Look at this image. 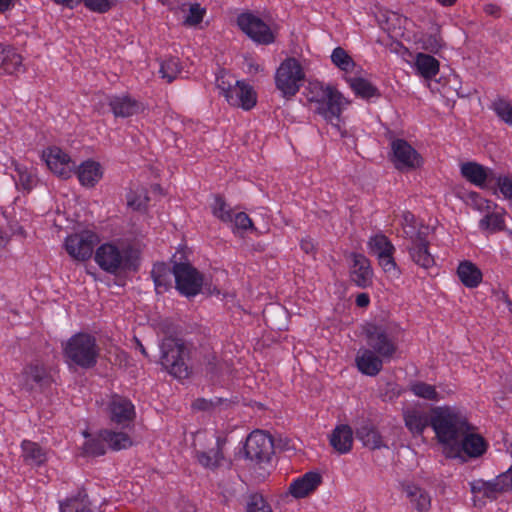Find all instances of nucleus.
Returning a JSON list of instances; mask_svg holds the SVG:
<instances>
[{
	"mask_svg": "<svg viewBox=\"0 0 512 512\" xmlns=\"http://www.w3.org/2000/svg\"><path fill=\"white\" fill-rule=\"evenodd\" d=\"M430 424L445 456L465 432L474 429L465 417L448 406L432 408Z\"/></svg>",
	"mask_w": 512,
	"mask_h": 512,
	"instance_id": "obj_1",
	"label": "nucleus"
},
{
	"mask_svg": "<svg viewBox=\"0 0 512 512\" xmlns=\"http://www.w3.org/2000/svg\"><path fill=\"white\" fill-rule=\"evenodd\" d=\"M94 260L103 271L112 275L137 272L141 265L140 251L132 245L120 249L113 243H104L96 249Z\"/></svg>",
	"mask_w": 512,
	"mask_h": 512,
	"instance_id": "obj_2",
	"label": "nucleus"
},
{
	"mask_svg": "<svg viewBox=\"0 0 512 512\" xmlns=\"http://www.w3.org/2000/svg\"><path fill=\"white\" fill-rule=\"evenodd\" d=\"M161 365L173 377L186 379L192 373L188 365L191 348L187 343L178 337H165L160 344Z\"/></svg>",
	"mask_w": 512,
	"mask_h": 512,
	"instance_id": "obj_3",
	"label": "nucleus"
},
{
	"mask_svg": "<svg viewBox=\"0 0 512 512\" xmlns=\"http://www.w3.org/2000/svg\"><path fill=\"white\" fill-rule=\"evenodd\" d=\"M63 356L67 363L82 369L95 367L99 357V347L96 338L85 332L74 334L64 345Z\"/></svg>",
	"mask_w": 512,
	"mask_h": 512,
	"instance_id": "obj_4",
	"label": "nucleus"
},
{
	"mask_svg": "<svg viewBox=\"0 0 512 512\" xmlns=\"http://www.w3.org/2000/svg\"><path fill=\"white\" fill-rule=\"evenodd\" d=\"M311 93L316 112L331 125L339 127L341 114L348 101L335 87L320 82L312 84Z\"/></svg>",
	"mask_w": 512,
	"mask_h": 512,
	"instance_id": "obj_5",
	"label": "nucleus"
},
{
	"mask_svg": "<svg viewBox=\"0 0 512 512\" xmlns=\"http://www.w3.org/2000/svg\"><path fill=\"white\" fill-rule=\"evenodd\" d=\"M216 86L230 106L249 111L257 104V92L245 80H235L222 71L216 77Z\"/></svg>",
	"mask_w": 512,
	"mask_h": 512,
	"instance_id": "obj_6",
	"label": "nucleus"
},
{
	"mask_svg": "<svg viewBox=\"0 0 512 512\" xmlns=\"http://www.w3.org/2000/svg\"><path fill=\"white\" fill-rule=\"evenodd\" d=\"M170 263H174L175 289L180 295L190 299L203 290L204 274L195 268L190 261L181 256L173 255Z\"/></svg>",
	"mask_w": 512,
	"mask_h": 512,
	"instance_id": "obj_7",
	"label": "nucleus"
},
{
	"mask_svg": "<svg viewBox=\"0 0 512 512\" xmlns=\"http://www.w3.org/2000/svg\"><path fill=\"white\" fill-rule=\"evenodd\" d=\"M363 334L370 350L383 359H391L397 351L396 338L391 325L368 322L363 326Z\"/></svg>",
	"mask_w": 512,
	"mask_h": 512,
	"instance_id": "obj_8",
	"label": "nucleus"
},
{
	"mask_svg": "<svg viewBox=\"0 0 512 512\" xmlns=\"http://www.w3.org/2000/svg\"><path fill=\"white\" fill-rule=\"evenodd\" d=\"M305 79L301 63L294 57L283 60L275 73V85L285 98L295 96Z\"/></svg>",
	"mask_w": 512,
	"mask_h": 512,
	"instance_id": "obj_9",
	"label": "nucleus"
},
{
	"mask_svg": "<svg viewBox=\"0 0 512 512\" xmlns=\"http://www.w3.org/2000/svg\"><path fill=\"white\" fill-rule=\"evenodd\" d=\"M237 25L253 42L268 46L276 41L277 30L252 12L237 16Z\"/></svg>",
	"mask_w": 512,
	"mask_h": 512,
	"instance_id": "obj_10",
	"label": "nucleus"
},
{
	"mask_svg": "<svg viewBox=\"0 0 512 512\" xmlns=\"http://www.w3.org/2000/svg\"><path fill=\"white\" fill-rule=\"evenodd\" d=\"M273 448V439L265 432L255 430L248 435L243 447L235 454V457L261 464L270 460Z\"/></svg>",
	"mask_w": 512,
	"mask_h": 512,
	"instance_id": "obj_11",
	"label": "nucleus"
},
{
	"mask_svg": "<svg viewBox=\"0 0 512 512\" xmlns=\"http://www.w3.org/2000/svg\"><path fill=\"white\" fill-rule=\"evenodd\" d=\"M98 235L90 230H83L80 233L68 235L65 239V249L67 253L75 260L86 261L94 251V247L98 244Z\"/></svg>",
	"mask_w": 512,
	"mask_h": 512,
	"instance_id": "obj_12",
	"label": "nucleus"
},
{
	"mask_svg": "<svg viewBox=\"0 0 512 512\" xmlns=\"http://www.w3.org/2000/svg\"><path fill=\"white\" fill-rule=\"evenodd\" d=\"M391 151V161L399 171H412L423 165L422 156L404 139L393 140L391 142Z\"/></svg>",
	"mask_w": 512,
	"mask_h": 512,
	"instance_id": "obj_13",
	"label": "nucleus"
},
{
	"mask_svg": "<svg viewBox=\"0 0 512 512\" xmlns=\"http://www.w3.org/2000/svg\"><path fill=\"white\" fill-rule=\"evenodd\" d=\"M52 376L46 366L40 362L26 365L21 372V386L27 392H43L50 387Z\"/></svg>",
	"mask_w": 512,
	"mask_h": 512,
	"instance_id": "obj_14",
	"label": "nucleus"
},
{
	"mask_svg": "<svg viewBox=\"0 0 512 512\" xmlns=\"http://www.w3.org/2000/svg\"><path fill=\"white\" fill-rule=\"evenodd\" d=\"M488 448V443L480 434L465 432L454 447L447 452V458H458L465 453L470 458L482 456Z\"/></svg>",
	"mask_w": 512,
	"mask_h": 512,
	"instance_id": "obj_15",
	"label": "nucleus"
},
{
	"mask_svg": "<svg viewBox=\"0 0 512 512\" xmlns=\"http://www.w3.org/2000/svg\"><path fill=\"white\" fill-rule=\"evenodd\" d=\"M42 158L47 167L55 175L66 179L72 174L74 163L68 153L63 151L57 146H51L45 149L42 153Z\"/></svg>",
	"mask_w": 512,
	"mask_h": 512,
	"instance_id": "obj_16",
	"label": "nucleus"
},
{
	"mask_svg": "<svg viewBox=\"0 0 512 512\" xmlns=\"http://www.w3.org/2000/svg\"><path fill=\"white\" fill-rule=\"evenodd\" d=\"M109 418L112 423L128 427L135 419L134 404L126 397L115 394L108 404Z\"/></svg>",
	"mask_w": 512,
	"mask_h": 512,
	"instance_id": "obj_17",
	"label": "nucleus"
},
{
	"mask_svg": "<svg viewBox=\"0 0 512 512\" xmlns=\"http://www.w3.org/2000/svg\"><path fill=\"white\" fill-rule=\"evenodd\" d=\"M461 176L479 189H486L492 183L495 171L475 161H467L460 165Z\"/></svg>",
	"mask_w": 512,
	"mask_h": 512,
	"instance_id": "obj_18",
	"label": "nucleus"
},
{
	"mask_svg": "<svg viewBox=\"0 0 512 512\" xmlns=\"http://www.w3.org/2000/svg\"><path fill=\"white\" fill-rule=\"evenodd\" d=\"M349 258L352 261L350 278L356 286L365 289L373 284V270L370 260L361 253L351 252Z\"/></svg>",
	"mask_w": 512,
	"mask_h": 512,
	"instance_id": "obj_19",
	"label": "nucleus"
},
{
	"mask_svg": "<svg viewBox=\"0 0 512 512\" xmlns=\"http://www.w3.org/2000/svg\"><path fill=\"white\" fill-rule=\"evenodd\" d=\"M108 106L115 118H130L143 111V104L127 93L110 96Z\"/></svg>",
	"mask_w": 512,
	"mask_h": 512,
	"instance_id": "obj_20",
	"label": "nucleus"
},
{
	"mask_svg": "<svg viewBox=\"0 0 512 512\" xmlns=\"http://www.w3.org/2000/svg\"><path fill=\"white\" fill-rule=\"evenodd\" d=\"M323 478L319 472L309 471L292 481L289 493L295 499H301L313 493L322 483Z\"/></svg>",
	"mask_w": 512,
	"mask_h": 512,
	"instance_id": "obj_21",
	"label": "nucleus"
},
{
	"mask_svg": "<svg viewBox=\"0 0 512 512\" xmlns=\"http://www.w3.org/2000/svg\"><path fill=\"white\" fill-rule=\"evenodd\" d=\"M102 165L92 159L83 161L77 168L76 174L80 184L87 188H93L103 177Z\"/></svg>",
	"mask_w": 512,
	"mask_h": 512,
	"instance_id": "obj_22",
	"label": "nucleus"
},
{
	"mask_svg": "<svg viewBox=\"0 0 512 512\" xmlns=\"http://www.w3.org/2000/svg\"><path fill=\"white\" fill-rule=\"evenodd\" d=\"M356 438L362 442L364 447L370 450L387 448L379 430L369 420L363 421L356 428Z\"/></svg>",
	"mask_w": 512,
	"mask_h": 512,
	"instance_id": "obj_23",
	"label": "nucleus"
},
{
	"mask_svg": "<svg viewBox=\"0 0 512 512\" xmlns=\"http://www.w3.org/2000/svg\"><path fill=\"white\" fill-rule=\"evenodd\" d=\"M170 266L166 262H156L150 272L154 282L156 294H162L173 287L172 276H174V263Z\"/></svg>",
	"mask_w": 512,
	"mask_h": 512,
	"instance_id": "obj_24",
	"label": "nucleus"
},
{
	"mask_svg": "<svg viewBox=\"0 0 512 512\" xmlns=\"http://www.w3.org/2000/svg\"><path fill=\"white\" fill-rule=\"evenodd\" d=\"M330 445L339 454H346L353 446V431L347 424L337 425L329 437Z\"/></svg>",
	"mask_w": 512,
	"mask_h": 512,
	"instance_id": "obj_25",
	"label": "nucleus"
},
{
	"mask_svg": "<svg viewBox=\"0 0 512 512\" xmlns=\"http://www.w3.org/2000/svg\"><path fill=\"white\" fill-rule=\"evenodd\" d=\"M355 361L358 370L367 376H376L383 368V358L370 349H364Z\"/></svg>",
	"mask_w": 512,
	"mask_h": 512,
	"instance_id": "obj_26",
	"label": "nucleus"
},
{
	"mask_svg": "<svg viewBox=\"0 0 512 512\" xmlns=\"http://www.w3.org/2000/svg\"><path fill=\"white\" fill-rule=\"evenodd\" d=\"M351 90L357 97L364 100H371L381 96L380 90L369 80L363 77H344Z\"/></svg>",
	"mask_w": 512,
	"mask_h": 512,
	"instance_id": "obj_27",
	"label": "nucleus"
},
{
	"mask_svg": "<svg viewBox=\"0 0 512 512\" xmlns=\"http://www.w3.org/2000/svg\"><path fill=\"white\" fill-rule=\"evenodd\" d=\"M402 490L418 512H427L430 509L431 497L424 489L415 484L406 483L402 484Z\"/></svg>",
	"mask_w": 512,
	"mask_h": 512,
	"instance_id": "obj_28",
	"label": "nucleus"
},
{
	"mask_svg": "<svg viewBox=\"0 0 512 512\" xmlns=\"http://www.w3.org/2000/svg\"><path fill=\"white\" fill-rule=\"evenodd\" d=\"M457 275L461 283L467 288H476L482 281L481 270L471 261L460 262L457 268Z\"/></svg>",
	"mask_w": 512,
	"mask_h": 512,
	"instance_id": "obj_29",
	"label": "nucleus"
},
{
	"mask_svg": "<svg viewBox=\"0 0 512 512\" xmlns=\"http://www.w3.org/2000/svg\"><path fill=\"white\" fill-rule=\"evenodd\" d=\"M417 73L426 80L433 79L440 70L439 61L432 55L417 53L414 62Z\"/></svg>",
	"mask_w": 512,
	"mask_h": 512,
	"instance_id": "obj_30",
	"label": "nucleus"
},
{
	"mask_svg": "<svg viewBox=\"0 0 512 512\" xmlns=\"http://www.w3.org/2000/svg\"><path fill=\"white\" fill-rule=\"evenodd\" d=\"M404 422L414 436H422L424 430L431 426L430 416L415 409L404 412Z\"/></svg>",
	"mask_w": 512,
	"mask_h": 512,
	"instance_id": "obj_31",
	"label": "nucleus"
},
{
	"mask_svg": "<svg viewBox=\"0 0 512 512\" xmlns=\"http://www.w3.org/2000/svg\"><path fill=\"white\" fill-rule=\"evenodd\" d=\"M470 490L474 495L482 493L483 498L492 501L497 499L498 494L505 493L496 478L491 481L483 479L474 480L470 482Z\"/></svg>",
	"mask_w": 512,
	"mask_h": 512,
	"instance_id": "obj_32",
	"label": "nucleus"
},
{
	"mask_svg": "<svg viewBox=\"0 0 512 512\" xmlns=\"http://www.w3.org/2000/svg\"><path fill=\"white\" fill-rule=\"evenodd\" d=\"M100 436L114 451L127 449L133 445L131 437L125 432L103 429L100 430Z\"/></svg>",
	"mask_w": 512,
	"mask_h": 512,
	"instance_id": "obj_33",
	"label": "nucleus"
},
{
	"mask_svg": "<svg viewBox=\"0 0 512 512\" xmlns=\"http://www.w3.org/2000/svg\"><path fill=\"white\" fill-rule=\"evenodd\" d=\"M24 462L28 465L40 466L46 461V454L35 442L24 440L21 444Z\"/></svg>",
	"mask_w": 512,
	"mask_h": 512,
	"instance_id": "obj_34",
	"label": "nucleus"
},
{
	"mask_svg": "<svg viewBox=\"0 0 512 512\" xmlns=\"http://www.w3.org/2000/svg\"><path fill=\"white\" fill-rule=\"evenodd\" d=\"M419 43L423 50L434 54L438 53L444 46V41L440 34V27L433 25L429 32L421 36Z\"/></svg>",
	"mask_w": 512,
	"mask_h": 512,
	"instance_id": "obj_35",
	"label": "nucleus"
},
{
	"mask_svg": "<svg viewBox=\"0 0 512 512\" xmlns=\"http://www.w3.org/2000/svg\"><path fill=\"white\" fill-rule=\"evenodd\" d=\"M407 249L413 262L420 267L428 269L435 264L434 257L429 252V245H409Z\"/></svg>",
	"mask_w": 512,
	"mask_h": 512,
	"instance_id": "obj_36",
	"label": "nucleus"
},
{
	"mask_svg": "<svg viewBox=\"0 0 512 512\" xmlns=\"http://www.w3.org/2000/svg\"><path fill=\"white\" fill-rule=\"evenodd\" d=\"M22 66V56L17 53L16 49L8 46L0 55V68L7 74H14L19 71Z\"/></svg>",
	"mask_w": 512,
	"mask_h": 512,
	"instance_id": "obj_37",
	"label": "nucleus"
},
{
	"mask_svg": "<svg viewBox=\"0 0 512 512\" xmlns=\"http://www.w3.org/2000/svg\"><path fill=\"white\" fill-rule=\"evenodd\" d=\"M490 109L497 118L512 128V103L504 97H497L491 102Z\"/></svg>",
	"mask_w": 512,
	"mask_h": 512,
	"instance_id": "obj_38",
	"label": "nucleus"
},
{
	"mask_svg": "<svg viewBox=\"0 0 512 512\" xmlns=\"http://www.w3.org/2000/svg\"><path fill=\"white\" fill-rule=\"evenodd\" d=\"M330 58L333 65L345 74L352 73L356 68L353 58L340 46L333 49Z\"/></svg>",
	"mask_w": 512,
	"mask_h": 512,
	"instance_id": "obj_39",
	"label": "nucleus"
},
{
	"mask_svg": "<svg viewBox=\"0 0 512 512\" xmlns=\"http://www.w3.org/2000/svg\"><path fill=\"white\" fill-rule=\"evenodd\" d=\"M15 171L17 183H19L24 190L31 191L37 188L39 179L35 168L17 165Z\"/></svg>",
	"mask_w": 512,
	"mask_h": 512,
	"instance_id": "obj_40",
	"label": "nucleus"
},
{
	"mask_svg": "<svg viewBox=\"0 0 512 512\" xmlns=\"http://www.w3.org/2000/svg\"><path fill=\"white\" fill-rule=\"evenodd\" d=\"M246 512H273L270 504L259 492L249 493L243 496Z\"/></svg>",
	"mask_w": 512,
	"mask_h": 512,
	"instance_id": "obj_41",
	"label": "nucleus"
},
{
	"mask_svg": "<svg viewBox=\"0 0 512 512\" xmlns=\"http://www.w3.org/2000/svg\"><path fill=\"white\" fill-rule=\"evenodd\" d=\"M182 70L181 63L177 57H169L162 60L160 64V74L168 83L173 82Z\"/></svg>",
	"mask_w": 512,
	"mask_h": 512,
	"instance_id": "obj_42",
	"label": "nucleus"
},
{
	"mask_svg": "<svg viewBox=\"0 0 512 512\" xmlns=\"http://www.w3.org/2000/svg\"><path fill=\"white\" fill-rule=\"evenodd\" d=\"M368 246L372 253L384 255V253H394L395 247L384 234H377L370 238Z\"/></svg>",
	"mask_w": 512,
	"mask_h": 512,
	"instance_id": "obj_43",
	"label": "nucleus"
},
{
	"mask_svg": "<svg viewBox=\"0 0 512 512\" xmlns=\"http://www.w3.org/2000/svg\"><path fill=\"white\" fill-rule=\"evenodd\" d=\"M87 499H88V494H87L85 488L82 487L76 495L71 496L64 501H61L59 510H60V512H68V510H70V512H72L74 503H76V502L85 503L87 501ZM75 512H92V510L89 507H87L86 505H84L81 508H77L75 510Z\"/></svg>",
	"mask_w": 512,
	"mask_h": 512,
	"instance_id": "obj_44",
	"label": "nucleus"
},
{
	"mask_svg": "<svg viewBox=\"0 0 512 512\" xmlns=\"http://www.w3.org/2000/svg\"><path fill=\"white\" fill-rule=\"evenodd\" d=\"M212 213L222 222L228 223L233 220V210L219 194L216 195L214 204L212 205Z\"/></svg>",
	"mask_w": 512,
	"mask_h": 512,
	"instance_id": "obj_45",
	"label": "nucleus"
},
{
	"mask_svg": "<svg viewBox=\"0 0 512 512\" xmlns=\"http://www.w3.org/2000/svg\"><path fill=\"white\" fill-rule=\"evenodd\" d=\"M468 206H471L475 210L479 211H490L492 205L490 200L482 197V194H457Z\"/></svg>",
	"mask_w": 512,
	"mask_h": 512,
	"instance_id": "obj_46",
	"label": "nucleus"
},
{
	"mask_svg": "<svg viewBox=\"0 0 512 512\" xmlns=\"http://www.w3.org/2000/svg\"><path fill=\"white\" fill-rule=\"evenodd\" d=\"M410 390L417 397L433 401L439 400V394L436 391L435 386L427 384L425 382L418 381L413 383L410 387Z\"/></svg>",
	"mask_w": 512,
	"mask_h": 512,
	"instance_id": "obj_47",
	"label": "nucleus"
},
{
	"mask_svg": "<svg viewBox=\"0 0 512 512\" xmlns=\"http://www.w3.org/2000/svg\"><path fill=\"white\" fill-rule=\"evenodd\" d=\"M106 441L100 436V432L97 437L87 440L84 444V453L90 456H102L106 453L105 448Z\"/></svg>",
	"mask_w": 512,
	"mask_h": 512,
	"instance_id": "obj_48",
	"label": "nucleus"
},
{
	"mask_svg": "<svg viewBox=\"0 0 512 512\" xmlns=\"http://www.w3.org/2000/svg\"><path fill=\"white\" fill-rule=\"evenodd\" d=\"M198 461L204 467H217L223 458L221 449H212L208 452L202 451L197 454Z\"/></svg>",
	"mask_w": 512,
	"mask_h": 512,
	"instance_id": "obj_49",
	"label": "nucleus"
},
{
	"mask_svg": "<svg viewBox=\"0 0 512 512\" xmlns=\"http://www.w3.org/2000/svg\"><path fill=\"white\" fill-rule=\"evenodd\" d=\"M150 198L147 194H128L127 206L133 211L144 213L147 211Z\"/></svg>",
	"mask_w": 512,
	"mask_h": 512,
	"instance_id": "obj_50",
	"label": "nucleus"
},
{
	"mask_svg": "<svg viewBox=\"0 0 512 512\" xmlns=\"http://www.w3.org/2000/svg\"><path fill=\"white\" fill-rule=\"evenodd\" d=\"M227 402V399L221 397H214L213 399L197 398L192 403V408L198 411H211Z\"/></svg>",
	"mask_w": 512,
	"mask_h": 512,
	"instance_id": "obj_51",
	"label": "nucleus"
},
{
	"mask_svg": "<svg viewBox=\"0 0 512 512\" xmlns=\"http://www.w3.org/2000/svg\"><path fill=\"white\" fill-rule=\"evenodd\" d=\"M502 225H503V220H502L501 216L496 213L490 212V211L479 222V227L482 230H489V231L500 230L502 228Z\"/></svg>",
	"mask_w": 512,
	"mask_h": 512,
	"instance_id": "obj_52",
	"label": "nucleus"
},
{
	"mask_svg": "<svg viewBox=\"0 0 512 512\" xmlns=\"http://www.w3.org/2000/svg\"><path fill=\"white\" fill-rule=\"evenodd\" d=\"M378 261L379 265L386 273H389L394 277H399L400 270L395 262L393 253H384V255H379Z\"/></svg>",
	"mask_w": 512,
	"mask_h": 512,
	"instance_id": "obj_53",
	"label": "nucleus"
},
{
	"mask_svg": "<svg viewBox=\"0 0 512 512\" xmlns=\"http://www.w3.org/2000/svg\"><path fill=\"white\" fill-rule=\"evenodd\" d=\"M206 10L198 3L191 4L189 7V14L185 18L184 24L188 26H196L200 24L204 18Z\"/></svg>",
	"mask_w": 512,
	"mask_h": 512,
	"instance_id": "obj_54",
	"label": "nucleus"
},
{
	"mask_svg": "<svg viewBox=\"0 0 512 512\" xmlns=\"http://www.w3.org/2000/svg\"><path fill=\"white\" fill-rule=\"evenodd\" d=\"M81 3H83L88 10L99 14H104L113 7L111 0H81Z\"/></svg>",
	"mask_w": 512,
	"mask_h": 512,
	"instance_id": "obj_55",
	"label": "nucleus"
},
{
	"mask_svg": "<svg viewBox=\"0 0 512 512\" xmlns=\"http://www.w3.org/2000/svg\"><path fill=\"white\" fill-rule=\"evenodd\" d=\"M231 223H233L234 228H236L237 230H255L251 218L245 212H239L236 213L235 215L233 214V220Z\"/></svg>",
	"mask_w": 512,
	"mask_h": 512,
	"instance_id": "obj_56",
	"label": "nucleus"
},
{
	"mask_svg": "<svg viewBox=\"0 0 512 512\" xmlns=\"http://www.w3.org/2000/svg\"><path fill=\"white\" fill-rule=\"evenodd\" d=\"M492 183L498 188V192H512V177L509 175L498 174L495 172V177Z\"/></svg>",
	"mask_w": 512,
	"mask_h": 512,
	"instance_id": "obj_57",
	"label": "nucleus"
},
{
	"mask_svg": "<svg viewBox=\"0 0 512 512\" xmlns=\"http://www.w3.org/2000/svg\"><path fill=\"white\" fill-rule=\"evenodd\" d=\"M496 479L499 482L501 488L504 490V492H511L512 491V466L507 471L500 473L496 477Z\"/></svg>",
	"mask_w": 512,
	"mask_h": 512,
	"instance_id": "obj_58",
	"label": "nucleus"
},
{
	"mask_svg": "<svg viewBox=\"0 0 512 512\" xmlns=\"http://www.w3.org/2000/svg\"><path fill=\"white\" fill-rule=\"evenodd\" d=\"M410 234V245H420V244H425V245H429V241L427 239V232H424L422 231L421 229L417 230L416 229L414 230V233H409Z\"/></svg>",
	"mask_w": 512,
	"mask_h": 512,
	"instance_id": "obj_59",
	"label": "nucleus"
},
{
	"mask_svg": "<svg viewBox=\"0 0 512 512\" xmlns=\"http://www.w3.org/2000/svg\"><path fill=\"white\" fill-rule=\"evenodd\" d=\"M403 223L410 228V230H405V233L409 235V233H414L416 229V217L410 211L403 212L402 215Z\"/></svg>",
	"mask_w": 512,
	"mask_h": 512,
	"instance_id": "obj_60",
	"label": "nucleus"
},
{
	"mask_svg": "<svg viewBox=\"0 0 512 512\" xmlns=\"http://www.w3.org/2000/svg\"><path fill=\"white\" fill-rule=\"evenodd\" d=\"M4 229L8 231V233L10 234V238L13 235L25 236V231L23 227L17 221L8 222L6 228Z\"/></svg>",
	"mask_w": 512,
	"mask_h": 512,
	"instance_id": "obj_61",
	"label": "nucleus"
},
{
	"mask_svg": "<svg viewBox=\"0 0 512 512\" xmlns=\"http://www.w3.org/2000/svg\"><path fill=\"white\" fill-rule=\"evenodd\" d=\"M200 293L206 294L208 296L219 295L220 290L215 285H213L212 282H208L204 277L203 290Z\"/></svg>",
	"mask_w": 512,
	"mask_h": 512,
	"instance_id": "obj_62",
	"label": "nucleus"
},
{
	"mask_svg": "<svg viewBox=\"0 0 512 512\" xmlns=\"http://www.w3.org/2000/svg\"><path fill=\"white\" fill-rule=\"evenodd\" d=\"M206 371L209 374L215 375L218 373V365H217V358L215 355H212L208 358L206 363Z\"/></svg>",
	"mask_w": 512,
	"mask_h": 512,
	"instance_id": "obj_63",
	"label": "nucleus"
},
{
	"mask_svg": "<svg viewBox=\"0 0 512 512\" xmlns=\"http://www.w3.org/2000/svg\"><path fill=\"white\" fill-rule=\"evenodd\" d=\"M300 247L301 249L306 253V254H312L314 253L315 251V245H314V242L312 239L310 238H305V239H302L301 240V243H300Z\"/></svg>",
	"mask_w": 512,
	"mask_h": 512,
	"instance_id": "obj_64",
	"label": "nucleus"
}]
</instances>
